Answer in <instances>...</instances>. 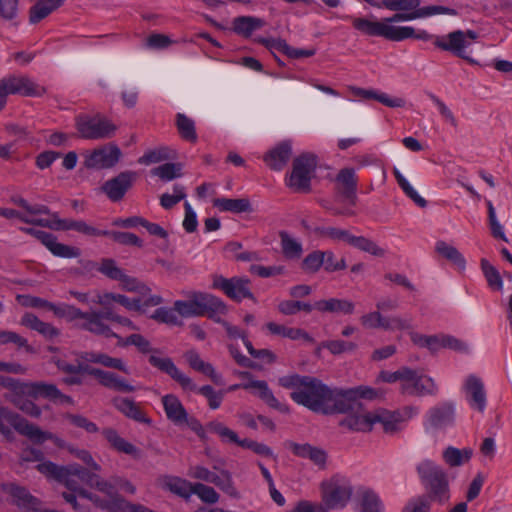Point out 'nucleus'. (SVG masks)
Instances as JSON below:
<instances>
[{
	"label": "nucleus",
	"mask_w": 512,
	"mask_h": 512,
	"mask_svg": "<svg viewBox=\"0 0 512 512\" xmlns=\"http://www.w3.org/2000/svg\"><path fill=\"white\" fill-rule=\"evenodd\" d=\"M11 201L15 205L24 209L29 217H35L37 215H43V214L51 216V214H53L46 205H42V204L31 205L28 203V201L26 199L19 197V196L13 197L11 199Z\"/></svg>",
	"instance_id": "obj_61"
},
{
	"label": "nucleus",
	"mask_w": 512,
	"mask_h": 512,
	"mask_svg": "<svg viewBox=\"0 0 512 512\" xmlns=\"http://www.w3.org/2000/svg\"><path fill=\"white\" fill-rule=\"evenodd\" d=\"M233 31L245 38H249L252 33L261 29L265 25V21L253 16H239L233 20Z\"/></svg>",
	"instance_id": "obj_40"
},
{
	"label": "nucleus",
	"mask_w": 512,
	"mask_h": 512,
	"mask_svg": "<svg viewBox=\"0 0 512 512\" xmlns=\"http://www.w3.org/2000/svg\"><path fill=\"white\" fill-rule=\"evenodd\" d=\"M265 327L272 335L282 336L291 340L302 339L305 342H314V339L305 330L300 328L287 327L275 322H268Z\"/></svg>",
	"instance_id": "obj_38"
},
{
	"label": "nucleus",
	"mask_w": 512,
	"mask_h": 512,
	"mask_svg": "<svg viewBox=\"0 0 512 512\" xmlns=\"http://www.w3.org/2000/svg\"><path fill=\"white\" fill-rule=\"evenodd\" d=\"M213 484H215L220 490H222L230 497L239 498V493L235 488L231 474L228 471L222 470L220 474H216Z\"/></svg>",
	"instance_id": "obj_60"
},
{
	"label": "nucleus",
	"mask_w": 512,
	"mask_h": 512,
	"mask_svg": "<svg viewBox=\"0 0 512 512\" xmlns=\"http://www.w3.org/2000/svg\"><path fill=\"white\" fill-rule=\"evenodd\" d=\"M313 308L309 303L294 300H284L278 304L279 312L284 315H294L301 310L310 313Z\"/></svg>",
	"instance_id": "obj_63"
},
{
	"label": "nucleus",
	"mask_w": 512,
	"mask_h": 512,
	"mask_svg": "<svg viewBox=\"0 0 512 512\" xmlns=\"http://www.w3.org/2000/svg\"><path fill=\"white\" fill-rule=\"evenodd\" d=\"M384 392L380 389H374L369 386H358L351 389H340V401L343 403V410L340 413H348L350 410L361 409L360 399H380Z\"/></svg>",
	"instance_id": "obj_17"
},
{
	"label": "nucleus",
	"mask_w": 512,
	"mask_h": 512,
	"mask_svg": "<svg viewBox=\"0 0 512 512\" xmlns=\"http://www.w3.org/2000/svg\"><path fill=\"white\" fill-rule=\"evenodd\" d=\"M53 313L57 317L65 318L69 322L80 320L77 326L95 335L100 327L98 310L84 312L73 305H54Z\"/></svg>",
	"instance_id": "obj_12"
},
{
	"label": "nucleus",
	"mask_w": 512,
	"mask_h": 512,
	"mask_svg": "<svg viewBox=\"0 0 512 512\" xmlns=\"http://www.w3.org/2000/svg\"><path fill=\"white\" fill-rule=\"evenodd\" d=\"M351 92L358 97L364 98V99H375L381 104L391 107V108H400L404 107L406 104V101L403 98L399 97H390L386 93H378L374 90H367L359 87H350Z\"/></svg>",
	"instance_id": "obj_36"
},
{
	"label": "nucleus",
	"mask_w": 512,
	"mask_h": 512,
	"mask_svg": "<svg viewBox=\"0 0 512 512\" xmlns=\"http://www.w3.org/2000/svg\"><path fill=\"white\" fill-rule=\"evenodd\" d=\"M24 381L14 379L8 376H0V386L6 388L9 392L4 395L5 399L11 402L16 408L21 410L26 415L39 418L41 416V409L33 401L23 398Z\"/></svg>",
	"instance_id": "obj_8"
},
{
	"label": "nucleus",
	"mask_w": 512,
	"mask_h": 512,
	"mask_svg": "<svg viewBox=\"0 0 512 512\" xmlns=\"http://www.w3.org/2000/svg\"><path fill=\"white\" fill-rule=\"evenodd\" d=\"M83 359L91 363L103 365L104 367L107 368L119 370L125 374L130 373L128 367L121 358L111 357L105 353L86 352L85 355L83 356Z\"/></svg>",
	"instance_id": "obj_41"
},
{
	"label": "nucleus",
	"mask_w": 512,
	"mask_h": 512,
	"mask_svg": "<svg viewBox=\"0 0 512 512\" xmlns=\"http://www.w3.org/2000/svg\"><path fill=\"white\" fill-rule=\"evenodd\" d=\"M174 194L164 193L160 197V204L164 209H171L186 197L185 187L179 184L173 187Z\"/></svg>",
	"instance_id": "obj_64"
},
{
	"label": "nucleus",
	"mask_w": 512,
	"mask_h": 512,
	"mask_svg": "<svg viewBox=\"0 0 512 512\" xmlns=\"http://www.w3.org/2000/svg\"><path fill=\"white\" fill-rule=\"evenodd\" d=\"M291 155V142L283 141L265 154L264 161L271 169L281 170L284 166H286Z\"/></svg>",
	"instance_id": "obj_31"
},
{
	"label": "nucleus",
	"mask_w": 512,
	"mask_h": 512,
	"mask_svg": "<svg viewBox=\"0 0 512 512\" xmlns=\"http://www.w3.org/2000/svg\"><path fill=\"white\" fill-rule=\"evenodd\" d=\"M61 391L54 384L45 382H26L23 398L31 401L43 397L52 401H57Z\"/></svg>",
	"instance_id": "obj_30"
},
{
	"label": "nucleus",
	"mask_w": 512,
	"mask_h": 512,
	"mask_svg": "<svg viewBox=\"0 0 512 512\" xmlns=\"http://www.w3.org/2000/svg\"><path fill=\"white\" fill-rule=\"evenodd\" d=\"M353 489L344 478H333L322 484V499L328 509L343 508L350 500Z\"/></svg>",
	"instance_id": "obj_10"
},
{
	"label": "nucleus",
	"mask_w": 512,
	"mask_h": 512,
	"mask_svg": "<svg viewBox=\"0 0 512 512\" xmlns=\"http://www.w3.org/2000/svg\"><path fill=\"white\" fill-rule=\"evenodd\" d=\"M21 324L34 331H37L44 338L52 340L60 335V330L52 324L40 320L32 313H25L21 318Z\"/></svg>",
	"instance_id": "obj_34"
},
{
	"label": "nucleus",
	"mask_w": 512,
	"mask_h": 512,
	"mask_svg": "<svg viewBox=\"0 0 512 512\" xmlns=\"http://www.w3.org/2000/svg\"><path fill=\"white\" fill-rule=\"evenodd\" d=\"M99 316V329L95 332V335L104 336L106 338H117L119 341L122 339L118 334L113 332L107 321L116 323L122 327H126L129 330H139V328L127 317L117 314L114 309L98 311Z\"/></svg>",
	"instance_id": "obj_23"
},
{
	"label": "nucleus",
	"mask_w": 512,
	"mask_h": 512,
	"mask_svg": "<svg viewBox=\"0 0 512 512\" xmlns=\"http://www.w3.org/2000/svg\"><path fill=\"white\" fill-rule=\"evenodd\" d=\"M455 421V407L452 403H441L427 413V425L434 429H445Z\"/></svg>",
	"instance_id": "obj_25"
},
{
	"label": "nucleus",
	"mask_w": 512,
	"mask_h": 512,
	"mask_svg": "<svg viewBox=\"0 0 512 512\" xmlns=\"http://www.w3.org/2000/svg\"><path fill=\"white\" fill-rule=\"evenodd\" d=\"M94 304L100 305L103 310L113 309V303H117L127 310L133 311H141L142 304L140 298L130 299L122 294H116L111 292L100 293L98 291L95 292V295L92 299Z\"/></svg>",
	"instance_id": "obj_24"
},
{
	"label": "nucleus",
	"mask_w": 512,
	"mask_h": 512,
	"mask_svg": "<svg viewBox=\"0 0 512 512\" xmlns=\"http://www.w3.org/2000/svg\"><path fill=\"white\" fill-rule=\"evenodd\" d=\"M358 497L361 512H384L382 502L374 491L362 489Z\"/></svg>",
	"instance_id": "obj_49"
},
{
	"label": "nucleus",
	"mask_w": 512,
	"mask_h": 512,
	"mask_svg": "<svg viewBox=\"0 0 512 512\" xmlns=\"http://www.w3.org/2000/svg\"><path fill=\"white\" fill-rule=\"evenodd\" d=\"M162 403L167 418L175 425H183L188 413L179 398L173 394H167L162 397Z\"/></svg>",
	"instance_id": "obj_33"
},
{
	"label": "nucleus",
	"mask_w": 512,
	"mask_h": 512,
	"mask_svg": "<svg viewBox=\"0 0 512 512\" xmlns=\"http://www.w3.org/2000/svg\"><path fill=\"white\" fill-rule=\"evenodd\" d=\"M435 250L445 259L453 263L459 270H464L466 261L458 249L449 245L445 241H438L435 245Z\"/></svg>",
	"instance_id": "obj_48"
},
{
	"label": "nucleus",
	"mask_w": 512,
	"mask_h": 512,
	"mask_svg": "<svg viewBox=\"0 0 512 512\" xmlns=\"http://www.w3.org/2000/svg\"><path fill=\"white\" fill-rule=\"evenodd\" d=\"M463 390L471 408L483 413L487 404V394L483 380L474 375H468L463 384Z\"/></svg>",
	"instance_id": "obj_21"
},
{
	"label": "nucleus",
	"mask_w": 512,
	"mask_h": 512,
	"mask_svg": "<svg viewBox=\"0 0 512 512\" xmlns=\"http://www.w3.org/2000/svg\"><path fill=\"white\" fill-rule=\"evenodd\" d=\"M339 425L356 432H369L374 426L373 411L369 412L361 406V409L350 410Z\"/></svg>",
	"instance_id": "obj_26"
},
{
	"label": "nucleus",
	"mask_w": 512,
	"mask_h": 512,
	"mask_svg": "<svg viewBox=\"0 0 512 512\" xmlns=\"http://www.w3.org/2000/svg\"><path fill=\"white\" fill-rule=\"evenodd\" d=\"M207 428L209 431L217 434L222 442L236 444L238 441V435L221 422L212 421L208 424Z\"/></svg>",
	"instance_id": "obj_62"
},
{
	"label": "nucleus",
	"mask_w": 512,
	"mask_h": 512,
	"mask_svg": "<svg viewBox=\"0 0 512 512\" xmlns=\"http://www.w3.org/2000/svg\"><path fill=\"white\" fill-rule=\"evenodd\" d=\"M121 157V150L115 144L94 149L85 156L84 165L88 169H106L113 167Z\"/></svg>",
	"instance_id": "obj_18"
},
{
	"label": "nucleus",
	"mask_w": 512,
	"mask_h": 512,
	"mask_svg": "<svg viewBox=\"0 0 512 512\" xmlns=\"http://www.w3.org/2000/svg\"><path fill=\"white\" fill-rule=\"evenodd\" d=\"M0 85L7 97L16 94L25 97H40L46 93L45 87L36 84L25 75H8L0 79Z\"/></svg>",
	"instance_id": "obj_14"
},
{
	"label": "nucleus",
	"mask_w": 512,
	"mask_h": 512,
	"mask_svg": "<svg viewBox=\"0 0 512 512\" xmlns=\"http://www.w3.org/2000/svg\"><path fill=\"white\" fill-rule=\"evenodd\" d=\"M202 300V316L206 315L214 322L222 324L225 321L223 316L229 312L227 304L220 298L207 293H203Z\"/></svg>",
	"instance_id": "obj_29"
},
{
	"label": "nucleus",
	"mask_w": 512,
	"mask_h": 512,
	"mask_svg": "<svg viewBox=\"0 0 512 512\" xmlns=\"http://www.w3.org/2000/svg\"><path fill=\"white\" fill-rule=\"evenodd\" d=\"M405 378L400 385V392L409 396L433 395L437 392V386L432 378L419 375L415 370L406 368Z\"/></svg>",
	"instance_id": "obj_15"
},
{
	"label": "nucleus",
	"mask_w": 512,
	"mask_h": 512,
	"mask_svg": "<svg viewBox=\"0 0 512 512\" xmlns=\"http://www.w3.org/2000/svg\"><path fill=\"white\" fill-rule=\"evenodd\" d=\"M278 384L292 389L291 399L313 412L331 415L343 410L340 389H331L318 378L291 374L280 377Z\"/></svg>",
	"instance_id": "obj_1"
},
{
	"label": "nucleus",
	"mask_w": 512,
	"mask_h": 512,
	"mask_svg": "<svg viewBox=\"0 0 512 512\" xmlns=\"http://www.w3.org/2000/svg\"><path fill=\"white\" fill-rule=\"evenodd\" d=\"M421 484L430 503L445 505L450 500V481L444 468L432 460H423L416 466Z\"/></svg>",
	"instance_id": "obj_3"
},
{
	"label": "nucleus",
	"mask_w": 512,
	"mask_h": 512,
	"mask_svg": "<svg viewBox=\"0 0 512 512\" xmlns=\"http://www.w3.org/2000/svg\"><path fill=\"white\" fill-rule=\"evenodd\" d=\"M249 285L250 281L247 278H225L222 275H214L212 282V287L214 289L221 290L227 297L235 302H241L244 298L257 302Z\"/></svg>",
	"instance_id": "obj_11"
},
{
	"label": "nucleus",
	"mask_w": 512,
	"mask_h": 512,
	"mask_svg": "<svg viewBox=\"0 0 512 512\" xmlns=\"http://www.w3.org/2000/svg\"><path fill=\"white\" fill-rule=\"evenodd\" d=\"M75 128L80 138L86 140H105L112 138L117 126L100 113H81L75 117Z\"/></svg>",
	"instance_id": "obj_5"
},
{
	"label": "nucleus",
	"mask_w": 512,
	"mask_h": 512,
	"mask_svg": "<svg viewBox=\"0 0 512 512\" xmlns=\"http://www.w3.org/2000/svg\"><path fill=\"white\" fill-rule=\"evenodd\" d=\"M0 216L7 218V219L16 218L23 223L36 225V226H40V227H45V228L48 225V219L29 217L28 215L23 214L15 209H11V208L0 207Z\"/></svg>",
	"instance_id": "obj_56"
},
{
	"label": "nucleus",
	"mask_w": 512,
	"mask_h": 512,
	"mask_svg": "<svg viewBox=\"0 0 512 512\" xmlns=\"http://www.w3.org/2000/svg\"><path fill=\"white\" fill-rule=\"evenodd\" d=\"M149 363L159 369L160 371L168 374L174 381H176L184 390L197 391L199 394L207 398L209 407L211 409H217L220 407L224 397V391H215L212 386L205 385L197 388V385L193 380L180 371L174 364L171 358L164 357L160 358L156 355L149 357Z\"/></svg>",
	"instance_id": "obj_4"
},
{
	"label": "nucleus",
	"mask_w": 512,
	"mask_h": 512,
	"mask_svg": "<svg viewBox=\"0 0 512 512\" xmlns=\"http://www.w3.org/2000/svg\"><path fill=\"white\" fill-rule=\"evenodd\" d=\"M481 269L490 288L502 290L503 281L499 271L487 259H481Z\"/></svg>",
	"instance_id": "obj_57"
},
{
	"label": "nucleus",
	"mask_w": 512,
	"mask_h": 512,
	"mask_svg": "<svg viewBox=\"0 0 512 512\" xmlns=\"http://www.w3.org/2000/svg\"><path fill=\"white\" fill-rule=\"evenodd\" d=\"M176 127L182 139L191 143L197 141L195 123L191 118L183 113H178L176 115Z\"/></svg>",
	"instance_id": "obj_51"
},
{
	"label": "nucleus",
	"mask_w": 512,
	"mask_h": 512,
	"mask_svg": "<svg viewBox=\"0 0 512 512\" xmlns=\"http://www.w3.org/2000/svg\"><path fill=\"white\" fill-rule=\"evenodd\" d=\"M137 172L127 170L107 180L102 186V192L112 202L121 201L137 180Z\"/></svg>",
	"instance_id": "obj_16"
},
{
	"label": "nucleus",
	"mask_w": 512,
	"mask_h": 512,
	"mask_svg": "<svg viewBox=\"0 0 512 512\" xmlns=\"http://www.w3.org/2000/svg\"><path fill=\"white\" fill-rule=\"evenodd\" d=\"M180 163H165L152 169L151 173L158 176L162 181H171L182 175Z\"/></svg>",
	"instance_id": "obj_59"
},
{
	"label": "nucleus",
	"mask_w": 512,
	"mask_h": 512,
	"mask_svg": "<svg viewBox=\"0 0 512 512\" xmlns=\"http://www.w3.org/2000/svg\"><path fill=\"white\" fill-rule=\"evenodd\" d=\"M314 309L320 312L352 314L355 305L352 301L347 299L330 298L315 302Z\"/></svg>",
	"instance_id": "obj_37"
},
{
	"label": "nucleus",
	"mask_w": 512,
	"mask_h": 512,
	"mask_svg": "<svg viewBox=\"0 0 512 512\" xmlns=\"http://www.w3.org/2000/svg\"><path fill=\"white\" fill-rule=\"evenodd\" d=\"M91 472L80 465L70 464L64 466L59 482L80 496V492L85 491L82 484L89 485V481H91Z\"/></svg>",
	"instance_id": "obj_22"
},
{
	"label": "nucleus",
	"mask_w": 512,
	"mask_h": 512,
	"mask_svg": "<svg viewBox=\"0 0 512 512\" xmlns=\"http://www.w3.org/2000/svg\"><path fill=\"white\" fill-rule=\"evenodd\" d=\"M162 485L165 489L184 498H188L192 494L193 484L176 476L164 477Z\"/></svg>",
	"instance_id": "obj_47"
},
{
	"label": "nucleus",
	"mask_w": 512,
	"mask_h": 512,
	"mask_svg": "<svg viewBox=\"0 0 512 512\" xmlns=\"http://www.w3.org/2000/svg\"><path fill=\"white\" fill-rule=\"evenodd\" d=\"M100 384L106 388L114 389L120 392H133L135 387L126 382L123 378H120L113 372L106 371Z\"/></svg>",
	"instance_id": "obj_54"
},
{
	"label": "nucleus",
	"mask_w": 512,
	"mask_h": 512,
	"mask_svg": "<svg viewBox=\"0 0 512 512\" xmlns=\"http://www.w3.org/2000/svg\"><path fill=\"white\" fill-rule=\"evenodd\" d=\"M416 414L417 408L413 406H405L398 410L379 408L373 411V420L374 425L380 424L385 433L394 434L402 429L404 422Z\"/></svg>",
	"instance_id": "obj_9"
},
{
	"label": "nucleus",
	"mask_w": 512,
	"mask_h": 512,
	"mask_svg": "<svg viewBox=\"0 0 512 512\" xmlns=\"http://www.w3.org/2000/svg\"><path fill=\"white\" fill-rule=\"evenodd\" d=\"M46 248L56 257L77 258L81 255V250L78 247L60 243L54 235L47 243Z\"/></svg>",
	"instance_id": "obj_50"
},
{
	"label": "nucleus",
	"mask_w": 512,
	"mask_h": 512,
	"mask_svg": "<svg viewBox=\"0 0 512 512\" xmlns=\"http://www.w3.org/2000/svg\"><path fill=\"white\" fill-rule=\"evenodd\" d=\"M102 434L111 447L118 452L131 455L133 457L139 456V450L133 444L122 438L116 430L107 428L102 431Z\"/></svg>",
	"instance_id": "obj_43"
},
{
	"label": "nucleus",
	"mask_w": 512,
	"mask_h": 512,
	"mask_svg": "<svg viewBox=\"0 0 512 512\" xmlns=\"http://www.w3.org/2000/svg\"><path fill=\"white\" fill-rule=\"evenodd\" d=\"M289 449L298 457L308 458L315 465L324 467L326 463V452L318 447H314L308 443L298 444L291 442L289 443Z\"/></svg>",
	"instance_id": "obj_35"
},
{
	"label": "nucleus",
	"mask_w": 512,
	"mask_h": 512,
	"mask_svg": "<svg viewBox=\"0 0 512 512\" xmlns=\"http://www.w3.org/2000/svg\"><path fill=\"white\" fill-rule=\"evenodd\" d=\"M434 44L436 47L444 51H450L458 57L471 61L463 52L464 48L468 46L470 42L465 39V33L461 30L449 33L447 35V40L437 37Z\"/></svg>",
	"instance_id": "obj_28"
},
{
	"label": "nucleus",
	"mask_w": 512,
	"mask_h": 512,
	"mask_svg": "<svg viewBox=\"0 0 512 512\" xmlns=\"http://www.w3.org/2000/svg\"><path fill=\"white\" fill-rule=\"evenodd\" d=\"M202 297L203 293H194L187 301L177 300L174 309L182 317L202 316Z\"/></svg>",
	"instance_id": "obj_39"
},
{
	"label": "nucleus",
	"mask_w": 512,
	"mask_h": 512,
	"mask_svg": "<svg viewBox=\"0 0 512 512\" xmlns=\"http://www.w3.org/2000/svg\"><path fill=\"white\" fill-rule=\"evenodd\" d=\"M472 455L473 450L471 448L458 449L449 446L443 451L442 458L449 467H459L468 463Z\"/></svg>",
	"instance_id": "obj_45"
},
{
	"label": "nucleus",
	"mask_w": 512,
	"mask_h": 512,
	"mask_svg": "<svg viewBox=\"0 0 512 512\" xmlns=\"http://www.w3.org/2000/svg\"><path fill=\"white\" fill-rule=\"evenodd\" d=\"M46 228L55 231L74 230L89 237H100L108 234V230H100L84 220L61 219L57 213L51 214V219H48Z\"/></svg>",
	"instance_id": "obj_19"
},
{
	"label": "nucleus",
	"mask_w": 512,
	"mask_h": 512,
	"mask_svg": "<svg viewBox=\"0 0 512 512\" xmlns=\"http://www.w3.org/2000/svg\"><path fill=\"white\" fill-rule=\"evenodd\" d=\"M213 205L220 211H227L232 213L251 212V203L246 198L230 199V198H217L213 201Z\"/></svg>",
	"instance_id": "obj_46"
},
{
	"label": "nucleus",
	"mask_w": 512,
	"mask_h": 512,
	"mask_svg": "<svg viewBox=\"0 0 512 512\" xmlns=\"http://www.w3.org/2000/svg\"><path fill=\"white\" fill-rule=\"evenodd\" d=\"M80 497L89 499L95 504V506L109 512H117L120 508H123V506L118 503V500H114V498H101L100 496L87 492L86 490L80 492Z\"/></svg>",
	"instance_id": "obj_58"
},
{
	"label": "nucleus",
	"mask_w": 512,
	"mask_h": 512,
	"mask_svg": "<svg viewBox=\"0 0 512 512\" xmlns=\"http://www.w3.org/2000/svg\"><path fill=\"white\" fill-rule=\"evenodd\" d=\"M0 488L12 498L11 502L18 508L28 512H42L40 507L41 502L36 497L32 496L25 487L19 486L13 482H8L2 483Z\"/></svg>",
	"instance_id": "obj_20"
},
{
	"label": "nucleus",
	"mask_w": 512,
	"mask_h": 512,
	"mask_svg": "<svg viewBox=\"0 0 512 512\" xmlns=\"http://www.w3.org/2000/svg\"><path fill=\"white\" fill-rule=\"evenodd\" d=\"M9 419L11 425L17 432L26 436L36 444H42L47 440H52L57 447L62 449H67V446H72L56 435L43 431L38 426L29 423L25 418L18 414H12Z\"/></svg>",
	"instance_id": "obj_13"
},
{
	"label": "nucleus",
	"mask_w": 512,
	"mask_h": 512,
	"mask_svg": "<svg viewBox=\"0 0 512 512\" xmlns=\"http://www.w3.org/2000/svg\"><path fill=\"white\" fill-rule=\"evenodd\" d=\"M317 166L316 156L305 153L293 161L291 174L287 185L295 192L307 193L311 189V178Z\"/></svg>",
	"instance_id": "obj_7"
},
{
	"label": "nucleus",
	"mask_w": 512,
	"mask_h": 512,
	"mask_svg": "<svg viewBox=\"0 0 512 512\" xmlns=\"http://www.w3.org/2000/svg\"><path fill=\"white\" fill-rule=\"evenodd\" d=\"M242 389L245 390H254L258 394V396L270 407L277 409L282 413H288L289 408L287 405L280 403L272 391L269 389L267 383L262 380H253L249 383L243 384Z\"/></svg>",
	"instance_id": "obj_32"
},
{
	"label": "nucleus",
	"mask_w": 512,
	"mask_h": 512,
	"mask_svg": "<svg viewBox=\"0 0 512 512\" xmlns=\"http://www.w3.org/2000/svg\"><path fill=\"white\" fill-rule=\"evenodd\" d=\"M336 190L345 199L354 203L356 199L357 177L353 168L341 169L336 178Z\"/></svg>",
	"instance_id": "obj_27"
},
{
	"label": "nucleus",
	"mask_w": 512,
	"mask_h": 512,
	"mask_svg": "<svg viewBox=\"0 0 512 512\" xmlns=\"http://www.w3.org/2000/svg\"><path fill=\"white\" fill-rule=\"evenodd\" d=\"M115 407L126 417L131 418L140 423H150L140 406L133 400L128 398H116L114 400Z\"/></svg>",
	"instance_id": "obj_44"
},
{
	"label": "nucleus",
	"mask_w": 512,
	"mask_h": 512,
	"mask_svg": "<svg viewBox=\"0 0 512 512\" xmlns=\"http://www.w3.org/2000/svg\"><path fill=\"white\" fill-rule=\"evenodd\" d=\"M64 0H37L35 5L30 8L29 21L36 24L49 16L54 10L59 8Z\"/></svg>",
	"instance_id": "obj_42"
},
{
	"label": "nucleus",
	"mask_w": 512,
	"mask_h": 512,
	"mask_svg": "<svg viewBox=\"0 0 512 512\" xmlns=\"http://www.w3.org/2000/svg\"><path fill=\"white\" fill-rule=\"evenodd\" d=\"M355 30L369 37H382L389 41L399 42L408 38L428 41L432 35L425 30L416 31L410 26H395L393 23L422 18L420 9L410 13H396L391 17L377 20L375 17L347 16Z\"/></svg>",
	"instance_id": "obj_2"
},
{
	"label": "nucleus",
	"mask_w": 512,
	"mask_h": 512,
	"mask_svg": "<svg viewBox=\"0 0 512 512\" xmlns=\"http://www.w3.org/2000/svg\"><path fill=\"white\" fill-rule=\"evenodd\" d=\"M279 236L284 256L288 259H299L303 252L301 243L285 231H281Z\"/></svg>",
	"instance_id": "obj_53"
},
{
	"label": "nucleus",
	"mask_w": 512,
	"mask_h": 512,
	"mask_svg": "<svg viewBox=\"0 0 512 512\" xmlns=\"http://www.w3.org/2000/svg\"><path fill=\"white\" fill-rule=\"evenodd\" d=\"M94 472H91V481H89L90 487L96 488L98 491L102 492L106 498H114V500H118V503L123 506L124 499L119 496L115 487L102 479L99 475Z\"/></svg>",
	"instance_id": "obj_52"
},
{
	"label": "nucleus",
	"mask_w": 512,
	"mask_h": 512,
	"mask_svg": "<svg viewBox=\"0 0 512 512\" xmlns=\"http://www.w3.org/2000/svg\"><path fill=\"white\" fill-rule=\"evenodd\" d=\"M313 233L320 239H327L335 242H346L349 245L376 257H383L385 255V250L379 247L374 241L364 236H354L345 229L331 226H317L313 229Z\"/></svg>",
	"instance_id": "obj_6"
},
{
	"label": "nucleus",
	"mask_w": 512,
	"mask_h": 512,
	"mask_svg": "<svg viewBox=\"0 0 512 512\" xmlns=\"http://www.w3.org/2000/svg\"><path fill=\"white\" fill-rule=\"evenodd\" d=\"M393 174L400 188L417 206L421 208L427 206V201L417 193L408 180L396 168L393 170Z\"/></svg>",
	"instance_id": "obj_55"
}]
</instances>
